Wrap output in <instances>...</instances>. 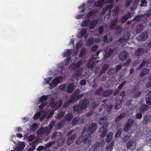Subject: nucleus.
<instances>
[{"label": "nucleus", "mask_w": 151, "mask_h": 151, "mask_svg": "<svg viewBox=\"0 0 151 151\" xmlns=\"http://www.w3.org/2000/svg\"><path fill=\"white\" fill-rule=\"evenodd\" d=\"M77 132L75 129H72L68 132L67 136L68 137L66 141V144L68 145L72 144L77 137Z\"/></svg>", "instance_id": "nucleus-1"}, {"label": "nucleus", "mask_w": 151, "mask_h": 151, "mask_svg": "<svg viewBox=\"0 0 151 151\" xmlns=\"http://www.w3.org/2000/svg\"><path fill=\"white\" fill-rule=\"evenodd\" d=\"M81 91L79 89L76 90L72 94V98L75 102L76 101H78L82 98L84 95L83 93L80 94Z\"/></svg>", "instance_id": "nucleus-2"}, {"label": "nucleus", "mask_w": 151, "mask_h": 151, "mask_svg": "<svg viewBox=\"0 0 151 151\" xmlns=\"http://www.w3.org/2000/svg\"><path fill=\"white\" fill-rule=\"evenodd\" d=\"M63 79V78L61 76H59L55 78L52 81L51 83L49 84L50 86V88L55 87L58 83L61 82H62Z\"/></svg>", "instance_id": "nucleus-3"}, {"label": "nucleus", "mask_w": 151, "mask_h": 151, "mask_svg": "<svg viewBox=\"0 0 151 151\" xmlns=\"http://www.w3.org/2000/svg\"><path fill=\"white\" fill-rule=\"evenodd\" d=\"M81 137L82 141L84 144H87L88 145H90L91 144L92 137L90 134L83 135Z\"/></svg>", "instance_id": "nucleus-4"}, {"label": "nucleus", "mask_w": 151, "mask_h": 151, "mask_svg": "<svg viewBox=\"0 0 151 151\" xmlns=\"http://www.w3.org/2000/svg\"><path fill=\"white\" fill-rule=\"evenodd\" d=\"M97 59V57L94 58V57H92L89 60V63L88 64V67L91 69L92 70H95L94 67L95 65V63H98L99 60H96Z\"/></svg>", "instance_id": "nucleus-5"}, {"label": "nucleus", "mask_w": 151, "mask_h": 151, "mask_svg": "<svg viewBox=\"0 0 151 151\" xmlns=\"http://www.w3.org/2000/svg\"><path fill=\"white\" fill-rule=\"evenodd\" d=\"M84 117L85 116H83L81 117L78 116L75 118L72 121V124L73 125H75L83 123L85 120Z\"/></svg>", "instance_id": "nucleus-6"}, {"label": "nucleus", "mask_w": 151, "mask_h": 151, "mask_svg": "<svg viewBox=\"0 0 151 151\" xmlns=\"http://www.w3.org/2000/svg\"><path fill=\"white\" fill-rule=\"evenodd\" d=\"M89 103V101L88 99L85 98L80 100L79 102V104L83 110L87 108Z\"/></svg>", "instance_id": "nucleus-7"}, {"label": "nucleus", "mask_w": 151, "mask_h": 151, "mask_svg": "<svg viewBox=\"0 0 151 151\" xmlns=\"http://www.w3.org/2000/svg\"><path fill=\"white\" fill-rule=\"evenodd\" d=\"M97 124L96 123H92L90 124L87 128L86 132L87 133L92 134L96 129Z\"/></svg>", "instance_id": "nucleus-8"}, {"label": "nucleus", "mask_w": 151, "mask_h": 151, "mask_svg": "<svg viewBox=\"0 0 151 151\" xmlns=\"http://www.w3.org/2000/svg\"><path fill=\"white\" fill-rule=\"evenodd\" d=\"M134 122V121L133 119H128L126 125L124 127V130L126 132L128 131L133 125Z\"/></svg>", "instance_id": "nucleus-9"}, {"label": "nucleus", "mask_w": 151, "mask_h": 151, "mask_svg": "<svg viewBox=\"0 0 151 151\" xmlns=\"http://www.w3.org/2000/svg\"><path fill=\"white\" fill-rule=\"evenodd\" d=\"M62 104L63 101L60 100L56 101H53L52 103L51 107L55 110H56L59 109Z\"/></svg>", "instance_id": "nucleus-10"}, {"label": "nucleus", "mask_w": 151, "mask_h": 151, "mask_svg": "<svg viewBox=\"0 0 151 151\" xmlns=\"http://www.w3.org/2000/svg\"><path fill=\"white\" fill-rule=\"evenodd\" d=\"M130 35L129 32L125 33L123 37L119 38L118 40V42L119 43H124L126 44L129 38Z\"/></svg>", "instance_id": "nucleus-11"}, {"label": "nucleus", "mask_w": 151, "mask_h": 151, "mask_svg": "<svg viewBox=\"0 0 151 151\" xmlns=\"http://www.w3.org/2000/svg\"><path fill=\"white\" fill-rule=\"evenodd\" d=\"M49 132L48 127H42L40 128L37 132L36 133L38 135H42L45 133Z\"/></svg>", "instance_id": "nucleus-12"}, {"label": "nucleus", "mask_w": 151, "mask_h": 151, "mask_svg": "<svg viewBox=\"0 0 151 151\" xmlns=\"http://www.w3.org/2000/svg\"><path fill=\"white\" fill-rule=\"evenodd\" d=\"M108 131V130L105 126L99 128L98 130L99 132L101 133L100 137L101 138L104 137Z\"/></svg>", "instance_id": "nucleus-13"}, {"label": "nucleus", "mask_w": 151, "mask_h": 151, "mask_svg": "<svg viewBox=\"0 0 151 151\" xmlns=\"http://www.w3.org/2000/svg\"><path fill=\"white\" fill-rule=\"evenodd\" d=\"M148 36V33L147 32H142L140 35L137 37V39L139 41H144L146 40Z\"/></svg>", "instance_id": "nucleus-14"}, {"label": "nucleus", "mask_w": 151, "mask_h": 151, "mask_svg": "<svg viewBox=\"0 0 151 151\" xmlns=\"http://www.w3.org/2000/svg\"><path fill=\"white\" fill-rule=\"evenodd\" d=\"M82 60L79 61L76 63H73L69 67V68L70 70L73 71L81 66L82 65Z\"/></svg>", "instance_id": "nucleus-15"}, {"label": "nucleus", "mask_w": 151, "mask_h": 151, "mask_svg": "<svg viewBox=\"0 0 151 151\" xmlns=\"http://www.w3.org/2000/svg\"><path fill=\"white\" fill-rule=\"evenodd\" d=\"M109 67V65L107 64H105L102 65L101 68L100 72L98 75V76L100 77L102 74L104 73Z\"/></svg>", "instance_id": "nucleus-16"}, {"label": "nucleus", "mask_w": 151, "mask_h": 151, "mask_svg": "<svg viewBox=\"0 0 151 151\" xmlns=\"http://www.w3.org/2000/svg\"><path fill=\"white\" fill-rule=\"evenodd\" d=\"M73 111L78 114H81L83 111V110L79 104L74 105L73 107Z\"/></svg>", "instance_id": "nucleus-17"}, {"label": "nucleus", "mask_w": 151, "mask_h": 151, "mask_svg": "<svg viewBox=\"0 0 151 151\" xmlns=\"http://www.w3.org/2000/svg\"><path fill=\"white\" fill-rule=\"evenodd\" d=\"M151 122V115L147 114L143 117V120L142 121L144 124L147 125Z\"/></svg>", "instance_id": "nucleus-18"}, {"label": "nucleus", "mask_w": 151, "mask_h": 151, "mask_svg": "<svg viewBox=\"0 0 151 151\" xmlns=\"http://www.w3.org/2000/svg\"><path fill=\"white\" fill-rule=\"evenodd\" d=\"M25 145L22 142H19L14 149L16 151H22L24 149Z\"/></svg>", "instance_id": "nucleus-19"}, {"label": "nucleus", "mask_w": 151, "mask_h": 151, "mask_svg": "<svg viewBox=\"0 0 151 151\" xmlns=\"http://www.w3.org/2000/svg\"><path fill=\"white\" fill-rule=\"evenodd\" d=\"M118 22V21L117 18H116L114 20H111L109 26L110 28L111 29H114Z\"/></svg>", "instance_id": "nucleus-20"}, {"label": "nucleus", "mask_w": 151, "mask_h": 151, "mask_svg": "<svg viewBox=\"0 0 151 151\" xmlns=\"http://www.w3.org/2000/svg\"><path fill=\"white\" fill-rule=\"evenodd\" d=\"M105 1L106 0H98L94 3L93 6L96 7L102 8Z\"/></svg>", "instance_id": "nucleus-21"}, {"label": "nucleus", "mask_w": 151, "mask_h": 151, "mask_svg": "<svg viewBox=\"0 0 151 151\" xmlns=\"http://www.w3.org/2000/svg\"><path fill=\"white\" fill-rule=\"evenodd\" d=\"M38 124L37 123H35L30 126V129H27V132H28L29 131L34 132L38 129Z\"/></svg>", "instance_id": "nucleus-22"}, {"label": "nucleus", "mask_w": 151, "mask_h": 151, "mask_svg": "<svg viewBox=\"0 0 151 151\" xmlns=\"http://www.w3.org/2000/svg\"><path fill=\"white\" fill-rule=\"evenodd\" d=\"M65 137L61 135L60 137L57 140L58 144L60 146H62L65 142Z\"/></svg>", "instance_id": "nucleus-23"}, {"label": "nucleus", "mask_w": 151, "mask_h": 151, "mask_svg": "<svg viewBox=\"0 0 151 151\" xmlns=\"http://www.w3.org/2000/svg\"><path fill=\"white\" fill-rule=\"evenodd\" d=\"M131 13L129 12L124 16L122 17L120 19L121 22L122 23H125L129 18H131Z\"/></svg>", "instance_id": "nucleus-24"}, {"label": "nucleus", "mask_w": 151, "mask_h": 151, "mask_svg": "<svg viewBox=\"0 0 151 151\" xmlns=\"http://www.w3.org/2000/svg\"><path fill=\"white\" fill-rule=\"evenodd\" d=\"M144 50L143 48H139L137 49L135 51V53L136 55L137 56H141L144 52Z\"/></svg>", "instance_id": "nucleus-25"}, {"label": "nucleus", "mask_w": 151, "mask_h": 151, "mask_svg": "<svg viewBox=\"0 0 151 151\" xmlns=\"http://www.w3.org/2000/svg\"><path fill=\"white\" fill-rule=\"evenodd\" d=\"M62 135L61 133L60 132H55L51 135V138L52 139H55L57 140Z\"/></svg>", "instance_id": "nucleus-26"}, {"label": "nucleus", "mask_w": 151, "mask_h": 151, "mask_svg": "<svg viewBox=\"0 0 151 151\" xmlns=\"http://www.w3.org/2000/svg\"><path fill=\"white\" fill-rule=\"evenodd\" d=\"M113 90L112 89H109L103 92L102 96L104 97H108L112 94Z\"/></svg>", "instance_id": "nucleus-27"}, {"label": "nucleus", "mask_w": 151, "mask_h": 151, "mask_svg": "<svg viewBox=\"0 0 151 151\" xmlns=\"http://www.w3.org/2000/svg\"><path fill=\"white\" fill-rule=\"evenodd\" d=\"M73 50L71 49H65L64 51V53L63 55V57H70L72 53V51Z\"/></svg>", "instance_id": "nucleus-28"}, {"label": "nucleus", "mask_w": 151, "mask_h": 151, "mask_svg": "<svg viewBox=\"0 0 151 151\" xmlns=\"http://www.w3.org/2000/svg\"><path fill=\"white\" fill-rule=\"evenodd\" d=\"M149 72V70L146 68H143L141 71L139 75V76L142 77L145 76Z\"/></svg>", "instance_id": "nucleus-29"}, {"label": "nucleus", "mask_w": 151, "mask_h": 151, "mask_svg": "<svg viewBox=\"0 0 151 151\" xmlns=\"http://www.w3.org/2000/svg\"><path fill=\"white\" fill-rule=\"evenodd\" d=\"M126 114L124 113H122L120 114L118 116H117L115 119L114 122H118L121 119H122L125 116Z\"/></svg>", "instance_id": "nucleus-30"}, {"label": "nucleus", "mask_w": 151, "mask_h": 151, "mask_svg": "<svg viewBox=\"0 0 151 151\" xmlns=\"http://www.w3.org/2000/svg\"><path fill=\"white\" fill-rule=\"evenodd\" d=\"M97 23V21L96 20L94 19L92 20L90 22L89 28L91 29H93L96 27Z\"/></svg>", "instance_id": "nucleus-31"}, {"label": "nucleus", "mask_w": 151, "mask_h": 151, "mask_svg": "<svg viewBox=\"0 0 151 151\" xmlns=\"http://www.w3.org/2000/svg\"><path fill=\"white\" fill-rule=\"evenodd\" d=\"M86 32L87 30L86 28H83L81 29L78 34V37L79 38H81L85 35Z\"/></svg>", "instance_id": "nucleus-32"}, {"label": "nucleus", "mask_w": 151, "mask_h": 151, "mask_svg": "<svg viewBox=\"0 0 151 151\" xmlns=\"http://www.w3.org/2000/svg\"><path fill=\"white\" fill-rule=\"evenodd\" d=\"M143 25L142 24L138 25L136 27V33H139L143 29Z\"/></svg>", "instance_id": "nucleus-33"}, {"label": "nucleus", "mask_w": 151, "mask_h": 151, "mask_svg": "<svg viewBox=\"0 0 151 151\" xmlns=\"http://www.w3.org/2000/svg\"><path fill=\"white\" fill-rule=\"evenodd\" d=\"M107 120V118L106 116H103L99 119V123L101 125H103L106 122Z\"/></svg>", "instance_id": "nucleus-34"}, {"label": "nucleus", "mask_w": 151, "mask_h": 151, "mask_svg": "<svg viewBox=\"0 0 151 151\" xmlns=\"http://www.w3.org/2000/svg\"><path fill=\"white\" fill-rule=\"evenodd\" d=\"M113 134L111 132H110L106 136V138L105 141L106 142L109 143L111 142L112 139V137Z\"/></svg>", "instance_id": "nucleus-35"}, {"label": "nucleus", "mask_w": 151, "mask_h": 151, "mask_svg": "<svg viewBox=\"0 0 151 151\" xmlns=\"http://www.w3.org/2000/svg\"><path fill=\"white\" fill-rule=\"evenodd\" d=\"M74 103L73 100L71 98H70L66 101L63 105V106L65 108H66L70 104H73Z\"/></svg>", "instance_id": "nucleus-36"}, {"label": "nucleus", "mask_w": 151, "mask_h": 151, "mask_svg": "<svg viewBox=\"0 0 151 151\" xmlns=\"http://www.w3.org/2000/svg\"><path fill=\"white\" fill-rule=\"evenodd\" d=\"M150 108L149 106L147 105H145L142 106L139 109V112L141 113L144 112L147 110L149 109Z\"/></svg>", "instance_id": "nucleus-37"}, {"label": "nucleus", "mask_w": 151, "mask_h": 151, "mask_svg": "<svg viewBox=\"0 0 151 151\" xmlns=\"http://www.w3.org/2000/svg\"><path fill=\"white\" fill-rule=\"evenodd\" d=\"M73 117V116L72 114L68 113L65 116L64 118L65 120L70 122L72 119Z\"/></svg>", "instance_id": "nucleus-38"}, {"label": "nucleus", "mask_w": 151, "mask_h": 151, "mask_svg": "<svg viewBox=\"0 0 151 151\" xmlns=\"http://www.w3.org/2000/svg\"><path fill=\"white\" fill-rule=\"evenodd\" d=\"M65 124V122L63 119H62L60 122H58L56 126V128L57 129H60L63 127Z\"/></svg>", "instance_id": "nucleus-39"}, {"label": "nucleus", "mask_w": 151, "mask_h": 151, "mask_svg": "<svg viewBox=\"0 0 151 151\" xmlns=\"http://www.w3.org/2000/svg\"><path fill=\"white\" fill-rule=\"evenodd\" d=\"M94 42V39L93 37H91L87 40L86 45L87 46H90L93 44Z\"/></svg>", "instance_id": "nucleus-40"}, {"label": "nucleus", "mask_w": 151, "mask_h": 151, "mask_svg": "<svg viewBox=\"0 0 151 151\" xmlns=\"http://www.w3.org/2000/svg\"><path fill=\"white\" fill-rule=\"evenodd\" d=\"M122 104L121 101L118 100L114 106V108L116 110H117L120 108L121 107Z\"/></svg>", "instance_id": "nucleus-41"}, {"label": "nucleus", "mask_w": 151, "mask_h": 151, "mask_svg": "<svg viewBox=\"0 0 151 151\" xmlns=\"http://www.w3.org/2000/svg\"><path fill=\"white\" fill-rule=\"evenodd\" d=\"M97 12V10L95 9L92 10L90 11L87 15L88 18H90L91 17L93 16Z\"/></svg>", "instance_id": "nucleus-42"}, {"label": "nucleus", "mask_w": 151, "mask_h": 151, "mask_svg": "<svg viewBox=\"0 0 151 151\" xmlns=\"http://www.w3.org/2000/svg\"><path fill=\"white\" fill-rule=\"evenodd\" d=\"M65 114V111H60L58 113L56 117V118L59 119H60L64 116Z\"/></svg>", "instance_id": "nucleus-43"}, {"label": "nucleus", "mask_w": 151, "mask_h": 151, "mask_svg": "<svg viewBox=\"0 0 151 151\" xmlns=\"http://www.w3.org/2000/svg\"><path fill=\"white\" fill-rule=\"evenodd\" d=\"M103 92V88H100L96 90L95 94L96 95H99L102 96Z\"/></svg>", "instance_id": "nucleus-44"}, {"label": "nucleus", "mask_w": 151, "mask_h": 151, "mask_svg": "<svg viewBox=\"0 0 151 151\" xmlns=\"http://www.w3.org/2000/svg\"><path fill=\"white\" fill-rule=\"evenodd\" d=\"M75 89L74 85L72 83L70 84L68 87V92H71L73 91Z\"/></svg>", "instance_id": "nucleus-45"}, {"label": "nucleus", "mask_w": 151, "mask_h": 151, "mask_svg": "<svg viewBox=\"0 0 151 151\" xmlns=\"http://www.w3.org/2000/svg\"><path fill=\"white\" fill-rule=\"evenodd\" d=\"M55 141H54L51 142H48L47 144H45L44 146L45 149V151L47 149V148L50 147L52 145L55 144Z\"/></svg>", "instance_id": "nucleus-46"}, {"label": "nucleus", "mask_w": 151, "mask_h": 151, "mask_svg": "<svg viewBox=\"0 0 151 151\" xmlns=\"http://www.w3.org/2000/svg\"><path fill=\"white\" fill-rule=\"evenodd\" d=\"M143 15H136L134 17V18L133 19V21H136L137 22H139L142 19L143 17H144Z\"/></svg>", "instance_id": "nucleus-47"}, {"label": "nucleus", "mask_w": 151, "mask_h": 151, "mask_svg": "<svg viewBox=\"0 0 151 151\" xmlns=\"http://www.w3.org/2000/svg\"><path fill=\"white\" fill-rule=\"evenodd\" d=\"M89 22V19H86L83 21L81 24V26L83 27H86Z\"/></svg>", "instance_id": "nucleus-48"}, {"label": "nucleus", "mask_w": 151, "mask_h": 151, "mask_svg": "<svg viewBox=\"0 0 151 151\" xmlns=\"http://www.w3.org/2000/svg\"><path fill=\"white\" fill-rule=\"evenodd\" d=\"M86 48H82L80 50V54L79 57H84L86 53Z\"/></svg>", "instance_id": "nucleus-49"}, {"label": "nucleus", "mask_w": 151, "mask_h": 151, "mask_svg": "<svg viewBox=\"0 0 151 151\" xmlns=\"http://www.w3.org/2000/svg\"><path fill=\"white\" fill-rule=\"evenodd\" d=\"M128 53L126 51L124 50L122 51L120 54L119 57H127Z\"/></svg>", "instance_id": "nucleus-50"}, {"label": "nucleus", "mask_w": 151, "mask_h": 151, "mask_svg": "<svg viewBox=\"0 0 151 151\" xmlns=\"http://www.w3.org/2000/svg\"><path fill=\"white\" fill-rule=\"evenodd\" d=\"M114 69L113 68H111L107 71L108 74L110 76L114 75Z\"/></svg>", "instance_id": "nucleus-51"}, {"label": "nucleus", "mask_w": 151, "mask_h": 151, "mask_svg": "<svg viewBox=\"0 0 151 151\" xmlns=\"http://www.w3.org/2000/svg\"><path fill=\"white\" fill-rule=\"evenodd\" d=\"M134 142L132 141H129L127 143L126 147L127 149H130L133 145Z\"/></svg>", "instance_id": "nucleus-52"}, {"label": "nucleus", "mask_w": 151, "mask_h": 151, "mask_svg": "<svg viewBox=\"0 0 151 151\" xmlns=\"http://www.w3.org/2000/svg\"><path fill=\"white\" fill-rule=\"evenodd\" d=\"M48 98L47 96H43L40 99L39 101L41 102H43L47 100Z\"/></svg>", "instance_id": "nucleus-53"}, {"label": "nucleus", "mask_w": 151, "mask_h": 151, "mask_svg": "<svg viewBox=\"0 0 151 151\" xmlns=\"http://www.w3.org/2000/svg\"><path fill=\"white\" fill-rule=\"evenodd\" d=\"M77 75L73 76L71 81L74 83H77L78 81V77Z\"/></svg>", "instance_id": "nucleus-54"}, {"label": "nucleus", "mask_w": 151, "mask_h": 151, "mask_svg": "<svg viewBox=\"0 0 151 151\" xmlns=\"http://www.w3.org/2000/svg\"><path fill=\"white\" fill-rule=\"evenodd\" d=\"M72 62V60L71 57H67L65 61V65H68L70 63H71Z\"/></svg>", "instance_id": "nucleus-55"}, {"label": "nucleus", "mask_w": 151, "mask_h": 151, "mask_svg": "<svg viewBox=\"0 0 151 151\" xmlns=\"http://www.w3.org/2000/svg\"><path fill=\"white\" fill-rule=\"evenodd\" d=\"M146 142L149 145H151V135H149L146 139Z\"/></svg>", "instance_id": "nucleus-56"}, {"label": "nucleus", "mask_w": 151, "mask_h": 151, "mask_svg": "<svg viewBox=\"0 0 151 151\" xmlns=\"http://www.w3.org/2000/svg\"><path fill=\"white\" fill-rule=\"evenodd\" d=\"M132 0H126L125 3V6L128 8L131 4Z\"/></svg>", "instance_id": "nucleus-57"}, {"label": "nucleus", "mask_w": 151, "mask_h": 151, "mask_svg": "<svg viewBox=\"0 0 151 151\" xmlns=\"http://www.w3.org/2000/svg\"><path fill=\"white\" fill-rule=\"evenodd\" d=\"M142 94V93L140 91H137L135 92L134 95V97L135 98H137L140 96Z\"/></svg>", "instance_id": "nucleus-58"}, {"label": "nucleus", "mask_w": 151, "mask_h": 151, "mask_svg": "<svg viewBox=\"0 0 151 151\" xmlns=\"http://www.w3.org/2000/svg\"><path fill=\"white\" fill-rule=\"evenodd\" d=\"M130 137L129 136H126L123 139L122 141L124 142H126L130 139Z\"/></svg>", "instance_id": "nucleus-59"}, {"label": "nucleus", "mask_w": 151, "mask_h": 151, "mask_svg": "<svg viewBox=\"0 0 151 151\" xmlns=\"http://www.w3.org/2000/svg\"><path fill=\"white\" fill-rule=\"evenodd\" d=\"M144 16H145L146 17H148L151 16V9L149 10L146 12L145 14L143 15Z\"/></svg>", "instance_id": "nucleus-60"}, {"label": "nucleus", "mask_w": 151, "mask_h": 151, "mask_svg": "<svg viewBox=\"0 0 151 151\" xmlns=\"http://www.w3.org/2000/svg\"><path fill=\"white\" fill-rule=\"evenodd\" d=\"M41 114L40 112H39L37 113L34 116L33 119L34 120H37L40 117Z\"/></svg>", "instance_id": "nucleus-61"}, {"label": "nucleus", "mask_w": 151, "mask_h": 151, "mask_svg": "<svg viewBox=\"0 0 151 151\" xmlns=\"http://www.w3.org/2000/svg\"><path fill=\"white\" fill-rule=\"evenodd\" d=\"M35 136L34 134L30 135L27 137V139L29 141H31L33 140L35 138Z\"/></svg>", "instance_id": "nucleus-62"}, {"label": "nucleus", "mask_w": 151, "mask_h": 151, "mask_svg": "<svg viewBox=\"0 0 151 151\" xmlns=\"http://www.w3.org/2000/svg\"><path fill=\"white\" fill-rule=\"evenodd\" d=\"M146 103L149 105H151V98L148 97L146 98Z\"/></svg>", "instance_id": "nucleus-63"}, {"label": "nucleus", "mask_w": 151, "mask_h": 151, "mask_svg": "<svg viewBox=\"0 0 151 151\" xmlns=\"http://www.w3.org/2000/svg\"><path fill=\"white\" fill-rule=\"evenodd\" d=\"M37 151H45L44 147L43 146H39L37 149Z\"/></svg>", "instance_id": "nucleus-64"}]
</instances>
